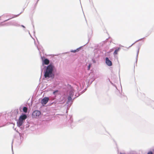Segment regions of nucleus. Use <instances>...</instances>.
Segmentation results:
<instances>
[{
	"mask_svg": "<svg viewBox=\"0 0 154 154\" xmlns=\"http://www.w3.org/2000/svg\"><path fill=\"white\" fill-rule=\"evenodd\" d=\"M79 51V49H77L76 50H71V52H73V53H75V52H78Z\"/></svg>",
	"mask_w": 154,
	"mask_h": 154,
	"instance_id": "nucleus-14",
	"label": "nucleus"
},
{
	"mask_svg": "<svg viewBox=\"0 0 154 154\" xmlns=\"http://www.w3.org/2000/svg\"><path fill=\"white\" fill-rule=\"evenodd\" d=\"M22 26V27H24V28H25V26H23V25H22V26Z\"/></svg>",
	"mask_w": 154,
	"mask_h": 154,
	"instance_id": "nucleus-26",
	"label": "nucleus"
},
{
	"mask_svg": "<svg viewBox=\"0 0 154 154\" xmlns=\"http://www.w3.org/2000/svg\"><path fill=\"white\" fill-rule=\"evenodd\" d=\"M62 98V103H64L65 102V100H64V97H61Z\"/></svg>",
	"mask_w": 154,
	"mask_h": 154,
	"instance_id": "nucleus-19",
	"label": "nucleus"
},
{
	"mask_svg": "<svg viewBox=\"0 0 154 154\" xmlns=\"http://www.w3.org/2000/svg\"><path fill=\"white\" fill-rule=\"evenodd\" d=\"M121 49V47H119L118 48H117V49H116V53H117V52L118 51H119ZM117 54V53H116V54Z\"/></svg>",
	"mask_w": 154,
	"mask_h": 154,
	"instance_id": "nucleus-20",
	"label": "nucleus"
},
{
	"mask_svg": "<svg viewBox=\"0 0 154 154\" xmlns=\"http://www.w3.org/2000/svg\"><path fill=\"white\" fill-rule=\"evenodd\" d=\"M77 97H75L73 99L72 97H67V101L66 105L67 106L66 112H67L68 110L73 103L74 100Z\"/></svg>",
	"mask_w": 154,
	"mask_h": 154,
	"instance_id": "nucleus-2",
	"label": "nucleus"
},
{
	"mask_svg": "<svg viewBox=\"0 0 154 154\" xmlns=\"http://www.w3.org/2000/svg\"><path fill=\"white\" fill-rule=\"evenodd\" d=\"M58 90H56V91H55L53 92V93L54 94V95H57V94H56V93H58Z\"/></svg>",
	"mask_w": 154,
	"mask_h": 154,
	"instance_id": "nucleus-17",
	"label": "nucleus"
},
{
	"mask_svg": "<svg viewBox=\"0 0 154 154\" xmlns=\"http://www.w3.org/2000/svg\"><path fill=\"white\" fill-rule=\"evenodd\" d=\"M54 67L53 65L51 64L49 65L47 67L44 74V76L45 78L49 77L50 75L52 73Z\"/></svg>",
	"mask_w": 154,
	"mask_h": 154,
	"instance_id": "nucleus-1",
	"label": "nucleus"
},
{
	"mask_svg": "<svg viewBox=\"0 0 154 154\" xmlns=\"http://www.w3.org/2000/svg\"><path fill=\"white\" fill-rule=\"evenodd\" d=\"M49 97H45L41 100V103L43 105L46 104L49 100Z\"/></svg>",
	"mask_w": 154,
	"mask_h": 154,
	"instance_id": "nucleus-4",
	"label": "nucleus"
},
{
	"mask_svg": "<svg viewBox=\"0 0 154 154\" xmlns=\"http://www.w3.org/2000/svg\"><path fill=\"white\" fill-rule=\"evenodd\" d=\"M13 154H14L13 153Z\"/></svg>",
	"mask_w": 154,
	"mask_h": 154,
	"instance_id": "nucleus-30",
	"label": "nucleus"
},
{
	"mask_svg": "<svg viewBox=\"0 0 154 154\" xmlns=\"http://www.w3.org/2000/svg\"><path fill=\"white\" fill-rule=\"evenodd\" d=\"M4 126V125H1V126H0V127H3V126Z\"/></svg>",
	"mask_w": 154,
	"mask_h": 154,
	"instance_id": "nucleus-24",
	"label": "nucleus"
},
{
	"mask_svg": "<svg viewBox=\"0 0 154 154\" xmlns=\"http://www.w3.org/2000/svg\"><path fill=\"white\" fill-rule=\"evenodd\" d=\"M114 53H116V50L114 51Z\"/></svg>",
	"mask_w": 154,
	"mask_h": 154,
	"instance_id": "nucleus-27",
	"label": "nucleus"
},
{
	"mask_svg": "<svg viewBox=\"0 0 154 154\" xmlns=\"http://www.w3.org/2000/svg\"><path fill=\"white\" fill-rule=\"evenodd\" d=\"M23 106H21L19 108V110L21 111V112H22V109L23 110Z\"/></svg>",
	"mask_w": 154,
	"mask_h": 154,
	"instance_id": "nucleus-18",
	"label": "nucleus"
},
{
	"mask_svg": "<svg viewBox=\"0 0 154 154\" xmlns=\"http://www.w3.org/2000/svg\"><path fill=\"white\" fill-rule=\"evenodd\" d=\"M28 108L26 106H24L23 108V111L25 113H26L28 111Z\"/></svg>",
	"mask_w": 154,
	"mask_h": 154,
	"instance_id": "nucleus-12",
	"label": "nucleus"
},
{
	"mask_svg": "<svg viewBox=\"0 0 154 154\" xmlns=\"http://www.w3.org/2000/svg\"><path fill=\"white\" fill-rule=\"evenodd\" d=\"M151 105L153 109H154V101H152L151 102Z\"/></svg>",
	"mask_w": 154,
	"mask_h": 154,
	"instance_id": "nucleus-16",
	"label": "nucleus"
},
{
	"mask_svg": "<svg viewBox=\"0 0 154 154\" xmlns=\"http://www.w3.org/2000/svg\"><path fill=\"white\" fill-rule=\"evenodd\" d=\"M91 64H90L89 65H88V70H89L90 68V67H91Z\"/></svg>",
	"mask_w": 154,
	"mask_h": 154,
	"instance_id": "nucleus-21",
	"label": "nucleus"
},
{
	"mask_svg": "<svg viewBox=\"0 0 154 154\" xmlns=\"http://www.w3.org/2000/svg\"><path fill=\"white\" fill-rule=\"evenodd\" d=\"M147 154H153V153L152 151H150L148 152Z\"/></svg>",
	"mask_w": 154,
	"mask_h": 154,
	"instance_id": "nucleus-22",
	"label": "nucleus"
},
{
	"mask_svg": "<svg viewBox=\"0 0 154 154\" xmlns=\"http://www.w3.org/2000/svg\"><path fill=\"white\" fill-rule=\"evenodd\" d=\"M50 63L49 60L47 59H45L43 61V64L45 65H48Z\"/></svg>",
	"mask_w": 154,
	"mask_h": 154,
	"instance_id": "nucleus-10",
	"label": "nucleus"
},
{
	"mask_svg": "<svg viewBox=\"0 0 154 154\" xmlns=\"http://www.w3.org/2000/svg\"><path fill=\"white\" fill-rule=\"evenodd\" d=\"M27 116L26 114L24 113H22L19 118L23 122H24L25 120L27 118Z\"/></svg>",
	"mask_w": 154,
	"mask_h": 154,
	"instance_id": "nucleus-7",
	"label": "nucleus"
},
{
	"mask_svg": "<svg viewBox=\"0 0 154 154\" xmlns=\"http://www.w3.org/2000/svg\"><path fill=\"white\" fill-rule=\"evenodd\" d=\"M24 122L21 120L20 119H19L18 121L17 122V126L20 127L21 128H22V125Z\"/></svg>",
	"mask_w": 154,
	"mask_h": 154,
	"instance_id": "nucleus-8",
	"label": "nucleus"
},
{
	"mask_svg": "<svg viewBox=\"0 0 154 154\" xmlns=\"http://www.w3.org/2000/svg\"><path fill=\"white\" fill-rule=\"evenodd\" d=\"M113 140L115 141V140H114V139H113Z\"/></svg>",
	"mask_w": 154,
	"mask_h": 154,
	"instance_id": "nucleus-29",
	"label": "nucleus"
},
{
	"mask_svg": "<svg viewBox=\"0 0 154 154\" xmlns=\"http://www.w3.org/2000/svg\"><path fill=\"white\" fill-rule=\"evenodd\" d=\"M29 124H27L26 126L24 125L23 127H22V128H21V129H23V128H24L25 127V128H26V130L29 127Z\"/></svg>",
	"mask_w": 154,
	"mask_h": 154,
	"instance_id": "nucleus-13",
	"label": "nucleus"
},
{
	"mask_svg": "<svg viewBox=\"0 0 154 154\" xmlns=\"http://www.w3.org/2000/svg\"><path fill=\"white\" fill-rule=\"evenodd\" d=\"M74 90L72 88H70L67 91L68 96H73L74 94Z\"/></svg>",
	"mask_w": 154,
	"mask_h": 154,
	"instance_id": "nucleus-5",
	"label": "nucleus"
},
{
	"mask_svg": "<svg viewBox=\"0 0 154 154\" xmlns=\"http://www.w3.org/2000/svg\"><path fill=\"white\" fill-rule=\"evenodd\" d=\"M68 126L69 127H70L72 128L75 125V124L73 122L72 120L71 119H69L67 122Z\"/></svg>",
	"mask_w": 154,
	"mask_h": 154,
	"instance_id": "nucleus-6",
	"label": "nucleus"
},
{
	"mask_svg": "<svg viewBox=\"0 0 154 154\" xmlns=\"http://www.w3.org/2000/svg\"><path fill=\"white\" fill-rule=\"evenodd\" d=\"M18 15H16L15 16L13 17H12L11 18H9V19H8V20H5L4 21H5H5H7V20H10V19H12V18H14V17H17L18 16Z\"/></svg>",
	"mask_w": 154,
	"mask_h": 154,
	"instance_id": "nucleus-15",
	"label": "nucleus"
},
{
	"mask_svg": "<svg viewBox=\"0 0 154 154\" xmlns=\"http://www.w3.org/2000/svg\"><path fill=\"white\" fill-rule=\"evenodd\" d=\"M106 63L108 66H111L112 64V62L109 60L108 57L106 58Z\"/></svg>",
	"mask_w": 154,
	"mask_h": 154,
	"instance_id": "nucleus-9",
	"label": "nucleus"
},
{
	"mask_svg": "<svg viewBox=\"0 0 154 154\" xmlns=\"http://www.w3.org/2000/svg\"><path fill=\"white\" fill-rule=\"evenodd\" d=\"M19 110L18 109H16L14 110V111L12 112L13 114H14L15 116V117L17 116V115L18 114Z\"/></svg>",
	"mask_w": 154,
	"mask_h": 154,
	"instance_id": "nucleus-11",
	"label": "nucleus"
},
{
	"mask_svg": "<svg viewBox=\"0 0 154 154\" xmlns=\"http://www.w3.org/2000/svg\"><path fill=\"white\" fill-rule=\"evenodd\" d=\"M12 149L13 150V147H12Z\"/></svg>",
	"mask_w": 154,
	"mask_h": 154,
	"instance_id": "nucleus-28",
	"label": "nucleus"
},
{
	"mask_svg": "<svg viewBox=\"0 0 154 154\" xmlns=\"http://www.w3.org/2000/svg\"><path fill=\"white\" fill-rule=\"evenodd\" d=\"M139 49H140V48L139 46H138L137 47V54H138L139 53Z\"/></svg>",
	"mask_w": 154,
	"mask_h": 154,
	"instance_id": "nucleus-23",
	"label": "nucleus"
},
{
	"mask_svg": "<svg viewBox=\"0 0 154 154\" xmlns=\"http://www.w3.org/2000/svg\"><path fill=\"white\" fill-rule=\"evenodd\" d=\"M120 154H125V153H122L121 152H120Z\"/></svg>",
	"mask_w": 154,
	"mask_h": 154,
	"instance_id": "nucleus-25",
	"label": "nucleus"
},
{
	"mask_svg": "<svg viewBox=\"0 0 154 154\" xmlns=\"http://www.w3.org/2000/svg\"><path fill=\"white\" fill-rule=\"evenodd\" d=\"M41 114V112L40 111L35 110L32 112V116L33 118H36L39 116Z\"/></svg>",
	"mask_w": 154,
	"mask_h": 154,
	"instance_id": "nucleus-3",
	"label": "nucleus"
}]
</instances>
